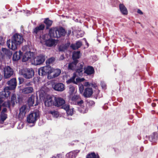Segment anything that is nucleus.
Instances as JSON below:
<instances>
[{
  "label": "nucleus",
  "mask_w": 158,
  "mask_h": 158,
  "mask_svg": "<svg viewBox=\"0 0 158 158\" xmlns=\"http://www.w3.org/2000/svg\"><path fill=\"white\" fill-rule=\"evenodd\" d=\"M79 62V61L75 60L71 62H69L68 64V69L69 71H75L77 64Z\"/></svg>",
  "instance_id": "15"
},
{
  "label": "nucleus",
  "mask_w": 158,
  "mask_h": 158,
  "mask_svg": "<svg viewBox=\"0 0 158 158\" xmlns=\"http://www.w3.org/2000/svg\"><path fill=\"white\" fill-rule=\"evenodd\" d=\"M72 82H73V83L76 84H77V82L75 81V80L72 77L66 81V83L67 84H70Z\"/></svg>",
  "instance_id": "37"
},
{
  "label": "nucleus",
  "mask_w": 158,
  "mask_h": 158,
  "mask_svg": "<svg viewBox=\"0 0 158 158\" xmlns=\"http://www.w3.org/2000/svg\"><path fill=\"white\" fill-rule=\"evenodd\" d=\"M9 86L4 88V90L0 92V103H2L4 100L10 97L11 94L10 90L15 89L17 85L16 80L13 78L7 82Z\"/></svg>",
  "instance_id": "1"
},
{
  "label": "nucleus",
  "mask_w": 158,
  "mask_h": 158,
  "mask_svg": "<svg viewBox=\"0 0 158 158\" xmlns=\"http://www.w3.org/2000/svg\"><path fill=\"white\" fill-rule=\"evenodd\" d=\"M32 83V82H29L26 83H25V85L27 86H30L32 84L31 83Z\"/></svg>",
  "instance_id": "52"
},
{
  "label": "nucleus",
  "mask_w": 158,
  "mask_h": 158,
  "mask_svg": "<svg viewBox=\"0 0 158 158\" xmlns=\"http://www.w3.org/2000/svg\"><path fill=\"white\" fill-rule=\"evenodd\" d=\"M85 42L86 44L87 45V47H88L89 44L88 42H87L86 39H85Z\"/></svg>",
  "instance_id": "56"
},
{
  "label": "nucleus",
  "mask_w": 158,
  "mask_h": 158,
  "mask_svg": "<svg viewBox=\"0 0 158 158\" xmlns=\"http://www.w3.org/2000/svg\"><path fill=\"white\" fill-rule=\"evenodd\" d=\"M63 108L67 111L69 109V105H65L63 106Z\"/></svg>",
  "instance_id": "45"
},
{
  "label": "nucleus",
  "mask_w": 158,
  "mask_h": 158,
  "mask_svg": "<svg viewBox=\"0 0 158 158\" xmlns=\"http://www.w3.org/2000/svg\"><path fill=\"white\" fill-rule=\"evenodd\" d=\"M156 104L155 103H152V107H154L156 106Z\"/></svg>",
  "instance_id": "57"
},
{
  "label": "nucleus",
  "mask_w": 158,
  "mask_h": 158,
  "mask_svg": "<svg viewBox=\"0 0 158 158\" xmlns=\"http://www.w3.org/2000/svg\"><path fill=\"white\" fill-rule=\"evenodd\" d=\"M45 60V56L41 54L34 58V64L35 65L42 64Z\"/></svg>",
  "instance_id": "10"
},
{
  "label": "nucleus",
  "mask_w": 158,
  "mask_h": 158,
  "mask_svg": "<svg viewBox=\"0 0 158 158\" xmlns=\"http://www.w3.org/2000/svg\"><path fill=\"white\" fill-rule=\"evenodd\" d=\"M42 67L39 69L38 73L39 75L44 76L48 75V78L49 79L50 77V74L52 73L53 72V69L52 68L51 66L47 65Z\"/></svg>",
  "instance_id": "6"
},
{
  "label": "nucleus",
  "mask_w": 158,
  "mask_h": 158,
  "mask_svg": "<svg viewBox=\"0 0 158 158\" xmlns=\"http://www.w3.org/2000/svg\"><path fill=\"white\" fill-rule=\"evenodd\" d=\"M19 83L21 84L23 83V79L22 78H19Z\"/></svg>",
  "instance_id": "51"
},
{
  "label": "nucleus",
  "mask_w": 158,
  "mask_h": 158,
  "mask_svg": "<svg viewBox=\"0 0 158 158\" xmlns=\"http://www.w3.org/2000/svg\"><path fill=\"white\" fill-rule=\"evenodd\" d=\"M80 51H77L73 53L72 56V59L73 61L75 60L79 61L78 59L80 58Z\"/></svg>",
  "instance_id": "27"
},
{
  "label": "nucleus",
  "mask_w": 158,
  "mask_h": 158,
  "mask_svg": "<svg viewBox=\"0 0 158 158\" xmlns=\"http://www.w3.org/2000/svg\"><path fill=\"white\" fill-rule=\"evenodd\" d=\"M67 114L68 115H72L73 113V109H69L67 111H66Z\"/></svg>",
  "instance_id": "40"
},
{
  "label": "nucleus",
  "mask_w": 158,
  "mask_h": 158,
  "mask_svg": "<svg viewBox=\"0 0 158 158\" xmlns=\"http://www.w3.org/2000/svg\"><path fill=\"white\" fill-rule=\"evenodd\" d=\"M26 108L27 106L23 105L20 108V112L19 114V118H22L25 116L27 111Z\"/></svg>",
  "instance_id": "18"
},
{
  "label": "nucleus",
  "mask_w": 158,
  "mask_h": 158,
  "mask_svg": "<svg viewBox=\"0 0 158 158\" xmlns=\"http://www.w3.org/2000/svg\"><path fill=\"white\" fill-rule=\"evenodd\" d=\"M65 58L64 55L62 54L60 56L59 58V60H63Z\"/></svg>",
  "instance_id": "49"
},
{
  "label": "nucleus",
  "mask_w": 158,
  "mask_h": 158,
  "mask_svg": "<svg viewBox=\"0 0 158 158\" xmlns=\"http://www.w3.org/2000/svg\"><path fill=\"white\" fill-rule=\"evenodd\" d=\"M28 55H29V56L30 57V58H31V57H32L33 58H34V52H27Z\"/></svg>",
  "instance_id": "43"
},
{
  "label": "nucleus",
  "mask_w": 158,
  "mask_h": 158,
  "mask_svg": "<svg viewBox=\"0 0 158 158\" xmlns=\"http://www.w3.org/2000/svg\"><path fill=\"white\" fill-rule=\"evenodd\" d=\"M48 39L45 42V45L48 47H52L55 44V41L54 40L52 39L51 38Z\"/></svg>",
  "instance_id": "26"
},
{
  "label": "nucleus",
  "mask_w": 158,
  "mask_h": 158,
  "mask_svg": "<svg viewBox=\"0 0 158 158\" xmlns=\"http://www.w3.org/2000/svg\"><path fill=\"white\" fill-rule=\"evenodd\" d=\"M93 93L92 89L90 88H85L84 90L83 95L85 98H89Z\"/></svg>",
  "instance_id": "17"
},
{
  "label": "nucleus",
  "mask_w": 158,
  "mask_h": 158,
  "mask_svg": "<svg viewBox=\"0 0 158 158\" xmlns=\"http://www.w3.org/2000/svg\"><path fill=\"white\" fill-rule=\"evenodd\" d=\"M84 73L88 75H94L95 73L94 69L93 67L90 66H88L84 68Z\"/></svg>",
  "instance_id": "16"
},
{
  "label": "nucleus",
  "mask_w": 158,
  "mask_h": 158,
  "mask_svg": "<svg viewBox=\"0 0 158 158\" xmlns=\"http://www.w3.org/2000/svg\"><path fill=\"white\" fill-rule=\"evenodd\" d=\"M19 73L26 79H30L34 75V71L32 68H23L19 70Z\"/></svg>",
  "instance_id": "5"
},
{
  "label": "nucleus",
  "mask_w": 158,
  "mask_h": 158,
  "mask_svg": "<svg viewBox=\"0 0 158 158\" xmlns=\"http://www.w3.org/2000/svg\"><path fill=\"white\" fill-rule=\"evenodd\" d=\"M84 66V63L83 62L78 64L77 68H76L75 70L76 73L79 74L82 73L83 71Z\"/></svg>",
  "instance_id": "20"
},
{
  "label": "nucleus",
  "mask_w": 158,
  "mask_h": 158,
  "mask_svg": "<svg viewBox=\"0 0 158 158\" xmlns=\"http://www.w3.org/2000/svg\"><path fill=\"white\" fill-rule=\"evenodd\" d=\"M55 60V58L54 57H51L48 59L46 61V64L47 65H48L53 63Z\"/></svg>",
  "instance_id": "36"
},
{
  "label": "nucleus",
  "mask_w": 158,
  "mask_h": 158,
  "mask_svg": "<svg viewBox=\"0 0 158 158\" xmlns=\"http://www.w3.org/2000/svg\"><path fill=\"white\" fill-rule=\"evenodd\" d=\"M75 91V88L73 86H70L69 88V93L70 94H72Z\"/></svg>",
  "instance_id": "38"
},
{
  "label": "nucleus",
  "mask_w": 158,
  "mask_h": 158,
  "mask_svg": "<svg viewBox=\"0 0 158 158\" xmlns=\"http://www.w3.org/2000/svg\"><path fill=\"white\" fill-rule=\"evenodd\" d=\"M52 87L55 90L60 92L63 91L65 89L64 85L61 83H56L52 85Z\"/></svg>",
  "instance_id": "13"
},
{
  "label": "nucleus",
  "mask_w": 158,
  "mask_h": 158,
  "mask_svg": "<svg viewBox=\"0 0 158 158\" xmlns=\"http://www.w3.org/2000/svg\"><path fill=\"white\" fill-rule=\"evenodd\" d=\"M60 73L61 71L60 69H57L54 70V69H53V72L52 73H53V74L51 75V76H50L49 78V79H51L57 77L60 75Z\"/></svg>",
  "instance_id": "22"
},
{
  "label": "nucleus",
  "mask_w": 158,
  "mask_h": 158,
  "mask_svg": "<svg viewBox=\"0 0 158 158\" xmlns=\"http://www.w3.org/2000/svg\"><path fill=\"white\" fill-rule=\"evenodd\" d=\"M149 139L151 141H153L156 139H158V135L156 133H153L149 136Z\"/></svg>",
  "instance_id": "28"
},
{
  "label": "nucleus",
  "mask_w": 158,
  "mask_h": 158,
  "mask_svg": "<svg viewBox=\"0 0 158 158\" xmlns=\"http://www.w3.org/2000/svg\"><path fill=\"white\" fill-rule=\"evenodd\" d=\"M100 85L103 89L105 88L106 87V85L103 83L101 82L100 84Z\"/></svg>",
  "instance_id": "50"
},
{
  "label": "nucleus",
  "mask_w": 158,
  "mask_h": 158,
  "mask_svg": "<svg viewBox=\"0 0 158 158\" xmlns=\"http://www.w3.org/2000/svg\"><path fill=\"white\" fill-rule=\"evenodd\" d=\"M91 86L94 88H96L97 87V85L95 83L91 84Z\"/></svg>",
  "instance_id": "53"
},
{
  "label": "nucleus",
  "mask_w": 158,
  "mask_h": 158,
  "mask_svg": "<svg viewBox=\"0 0 158 158\" xmlns=\"http://www.w3.org/2000/svg\"><path fill=\"white\" fill-rule=\"evenodd\" d=\"M7 112V109L6 108H4L1 112V113H6Z\"/></svg>",
  "instance_id": "46"
},
{
  "label": "nucleus",
  "mask_w": 158,
  "mask_h": 158,
  "mask_svg": "<svg viewBox=\"0 0 158 158\" xmlns=\"http://www.w3.org/2000/svg\"><path fill=\"white\" fill-rule=\"evenodd\" d=\"M55 97L50 96L45 101L44 104L47 107L55 106Z\"/></svg>",
  "instance_id": "12"
},
{
  "label": "nucleus",
  "mask_w": 158,
  "mask_h": 158,
  "mask_svg": "<svg viewBox=\"0 0 158 158\" xmlns=\"http://www.w3.org/2000/svg\"><path fill=\"white\" fill-rule=\"evenodd\" d=\"M87 103L88 104L89 106H94L95 104V102L93 100H89L87 102Z\"/></svg>",
  "instance_id": "41"
},
{
  "label": "nucleus",
  "mask_w": 158,
  "mask_h": 158,
  "mask_svg": "<svg viewBox=\"0 0 158 158\" xmlns=\"http://www.w3.org/2000/svg\"><path fill=\"white\" fill-rule=\"evenodd\" d=\"M30 58V57L29 56L27 52L23 55L22 58V61L23 62H25Z\"/></svg>",
  "instance_id": "32"
},
{
  "label": "nucleus",
  "mask_w": 158,
  "mask_h": 158,
  "mask_svg": "<svg viewBox=\"0 0 158 158\" xmlns=\"http://www.w3.org/2000/svg\"><path fill=\"white\" fill-rule=\"evenodd\" d=\"M76 77H77V75L76 74V73H73V76L72 77L75 80V78Z\"/></svg>",
  "instance_id": "54"
},
{
  "label": "nucleus",
  "mask_w": 158,
  "mask_h": 158,
  "mask_svg": "<svg viewBox=\"0 0 158 158\" xmlns=\"http://www.w3.org/2000/svg\"><path fill=\"white\" fill-rule=\"evenodd\" d=\"M49 114H51L54 117L56 118L58 116V112L55 110L53 111H49L48 112Z\"/></svg>",
  "instance_id": "33"
},
{
  "label": "nucleus",
  "mask_w": 158,
  "mask_h": 158,
  "mask_svg": "<svg viewBox=\"0 0 158 158\" xmlns=\"http://www.w3.org/2000/svg\"><path fill=\"white\" fill-rule=\"evenodd\" d=\"M98 156H97L94 152H92L88 154L86 156V158H98Z\"/></svg>",
  "instance_id": "35"
},
{
  "label": "nucleus",
  "mask_w": 158,
  "mask_h": 158,
  "mask_svg": "<svg viewBox=\"0 0 158 158\" xmlns=\"http://www.w3.org/2000/svg\"><path fill=\"white\" fill-rule=\"evenodd\" d=\"M38 114L37 112L32 113L27 117V122L29 123H35L37 120Z\"/></svg>",
  "instance_id": "9"
},
{
  "label": "nucleus",
  "mask_w": 158,
  "mask_h": 158,
  "mask_svg": "<svg viewBox=\"0 0 158 158\" xmlns=\"http://www.w3.org/2000/svg\"><path fill=\"white\" fill-rule=\"evenodd\" d=\"M137 13L141 15H142L143 14V13L142 11L140 9H138L137 11Z\"/></svg>",
  "instance_id": "55"
},
{
  "label": "nucleus",
  "mask_w": 158,
  "mask_h": 158,
  "mask_svg": "<svg viewBox=\"0 0 158 158\" xmlns=\"http://www.w3.org/2000/svg\"><path fill=\"white\" fill-rule=\"evenodd\" d=\"M90 85L91 83H89V82H86L84 83V85L85 86H90Z\"/></svg>",
  "instance_id": "47"
},
{
  "label": "nucleus",
  "mask_w": 158,
  "mask_h": 158,
  "mask_svg": "<svg viewBox=\"0 0 158 158\" xmlns=\"http://www.w3.org/2000/svg\"><path fill=\"white\" fill-rule=\"evenodd\" d=\"M82 45V42L80 41H78L75 44H72L71 47L73 49L76 50L80 48Z\"/></svg>",
  "instance_id": "25"
},
{
  "label": "nucleus",
  "mask_w": 158,
  "mask_h": 158,
  "mask_svg": "<svg viewBox=\"0 0 158 158\" xmlns=\"http://www.w3.org/2000/svg\"><path fill=\"white\" fill-rule=\"evenodd\" d=\"M71 30H68V31H66V33L67 34V36H69L71 34Z\"/></svg>",
  "instance_id": "48"
},
{
  "label": "nucleus",
  "mask_w": 158,
  "mask_h": 158,
  "mask_svg": "<svg viewBox=\"0 0 158 158\" xmlns=\"http://www.w3.org/2000/svg\"><path fill=\"white\" fill-rule=\"evenodd\" d=\"M34 97L32 95L28 98V104L29 106H33L34 104Z\"/></svg>",
  "instance_id": "30"
},
{
  "label": "nucleus",
  "mask_w": 158,
  "mask_h": 158,
  "mask_svg": "<svg viewBox=\"0 0 158 158\" xmlns=\"http://www.w3.org/2000/svg\"><path fill=\"white\" fill-rule=\"evenodd\" d=\"M135 34H137V32L136 31H135Z\"/></svg>",
  "instance_id": "58"
},
{
  "label": "nucleus",
  "mask_w": 158,
  "mask_h": 158,
  "mask_svg": "<svg viewBox=\"0 0 158 158\" xmlns=\"http://www.w3.org/2000/svg\"><path fill=\"white\" fill-rule=\"evenodd\" d=\"M23 37L18 33L15 34L11 39L8 40L6 44L8 47L12 50L17 49V47L23 42Z\"/></svg>",
  "instance_id": "2"
},
{
  "label": "nucleus",
  "mask_w": 158,
  "mask_h": 158,
  "mask_svg": "<svg viewBox=\"0 0 158 158\" xmlns=\"http://www.w3.org/2000/svg\"><path fill=\"white\" fill-rule=\"evenodd\" d=\"M33 88L32 87H28L24 88L22 90V92L24 94H29L33 92Z\"/></svg>",
  "instance_id": "23"
},
{
  "label": "nucleus",
  "mask_w": 158,
  "mask_h": 158,
  "mask_svg": "<svg viewBox=\"0 0 158 158\" xmlns=\"http://www.w3.org/2000/svg\"><path fill=\"white\" fill-rule=\"evenodd\" d=\"M18 102L16 100V95L15 94H12L11 97V100L10 101H8L6 103V107L10 108V106L11 105L13 107L14 106L15 102L16 103H19L20 100V98L18 97Z\"/></svg>",
  "instance_id": "7"
},
{
  "label": "nucleus",
  "mask_w": 158,
  "mask_h": 158,
  "mask_svg": "<svg viewBox=\"0 0 158 158\" xmlns=\"http://www.w3.org/2000/svg\"><path fill=\"white\" fill-rule=\"evenodd\" d=\"M2 50L6 55L8 56H11L12 55V52L8 49H7L6 48H2Z\"/></svg>",
  "instance_id": "29"
},
{
  "label": "nucleus",
  "mask_w": 158,
  "mask_h": 158,
  "mask_svg": "<svg viewBox=\"0 0 158 158\" xmlns=\"http://www.w3.org/2000/svg\"><path fill=\"white\" fill-rule=\"evenodd\" d=\"M14 73L12 69L9 66H7L4 69V77L5 78H8L10 77Z\"/></svg>",
  "instance_id": "11"
},
{
  "label": "nucleus",
  "mask_w": 158,
  "mask_h": 158,
  "mask_svg": "<svg viewBox=\"0 0 158 158\" xmlns=\"http://www.w3.org/2000/svg\"><path fill=\"white\" fill-rule=\"evenodd\" d=\"M71 100L74 104L80 106H81L82 104L84 103L83 101L79 95L74 94L72 96L71 98Z\"/></svg>",
  "instance_id": "8"
},
{
  "label": "nucleus",
  "mask_w": 158,
  "mask_h": 158,
  "mask_svg": "<svg viewBox=\"0 0 158 158\" xmlns=\"http://www.w3.org/2000/svg\"><path fill=\"white\" fill-rule=\"evenodd\" d=\"M23 55V52L19 50V52H15L14 54L13 60L14 61H16L19 60Z\"/></svg>",
  "instance_id": "19"
},
{
  "label": "nucleus",
  "mask_w": 158,
  "mask_h": 158,
  "mask_svg": "<svg viewBox=\"0 0 158 158\" xmlns=\"http://www.w3.org/2000/svg\"><path fill=\"white\" fill-rule=\"evenodd\" d=\"M69 45H67L66 44L63 45H60L59 47V51L64 52L65 50H67Z\"/></svg>",
  "instance_id": "31"
},
{
  "label": "nucleus",
  "mask_w": 158,
  "mask_h": 158,
  "mask_svg": "<svg viewBox=\"0 0 158 158\" xmlns=\"http://www.w3.org/2000/svg\"><path fill=\"white\" fill-rule=\"evenodd\" d=\"M84 80H85V79L83 78H77L76 79V82L77 83H78V82H80L83 81Z\"/></svg>",
  "instance_id": "42"
},
{
  "label": "nucleus",
  "mask_w": 158,
  "mask_h": 158,
  "mask_svg": "<svg viewBox=\"0 0 158 158\" xmlns=\"http://www.w3.org/2000/svg\"><path fill=\"white\" fill-rule=\"evenodd\" d=\"M79 87L80 93L82 94L84 91V85L82 84H80Z\"/></svg>",
  "instance_id": "39"
},
{
  "label": "nucleus",
  "mask_w": 158,
  "mask_h": 158,
  "mask_svg": "<svg viewBox=\"0 0 158 158\" xmlns=\"http://www.w3.org/2000/svg\"><path fill=\"white\" fill-rule=\"evenodd\" d=\"M4 40L2 36L0 37V45H2L4 43Z\"/></svg>",
  "instance_id": "44"
},
{
  "label": "nucleus",
  "mask_w": 158,
  "mask_h": 158,
  "mask_svg": "<svg viewBox=\"0 0 158 158\" xmlns=\"http://www.w3.org/2000/svg\"><path fill=\"white\" fill-rule=\"evenodd\" d=\"M1 120L3 122L7 117V115L6 113H1L0 115Z\"/></svg>",
  "instance_id": "34"
},
{
  "label": "nucleus",
  "mask_w": 158,
  "mask_h": 158,
  "mask_svg": "<svg viewBox=\"0 0 158 158\" xmlns=\"http://www.w3.org/2000/svg\"><path fill=\"white\" fill-rule=\"evenodd\" d=\"M65 103V101L62 98L55 97V106L60 107L62 106Z\"/></svg>",
  "instance_id": "14"
},
{
  "label": "nucleus",
  "mask_w": 158,
  "mask_h": 158,
  "mask_svg": "<svg viewBox=\"0 0 158 158\" xmlns=\"http://www.w3.org/2000/svg\"><path fill=\"white\" fill-rule=\"evenodd\" d=\"M52 21L50 20L48 18L44 19V23L46 25V29H49L50 27L52 26Z\"/></svg>",
  "instance_id": "21"
},
{
  "label": "nucleus",
  "mask_w": 158,
  "mask_h": 158,
  "mask_svg": "<svg viewBox=\"0 0 158 158\" xmlns=\"http://www.w3.org/2000/svg\"><path fill=\"white\" fill-rule=\"evenodd\" d=\"M45 26L41 24L39 26L35 27L33 30L32 33L35 35L36 39L40 40L41 43L45 42L48 40V35L47 34L42 35L43 31L44 29Z\"/></svg>",
  "instance_id": "3"
},
{
  "label": "nucleus",
  "mask_w": 158,
  "mask_h": 158,
  "mask_svg": "<svg viewBox=\"0 0 158 158\" xmlns=\"http://www.w3.org/2000/svg\"><path fill=\"white\" fill-rule=\"evenodd\" d=\"M66 31L62 27H52L49 29V35L50 37L54 38H60L64 36Z\"/></svg>",
  "instance_id": "4"
},
{
  "label": "nucleus",
  "mask_w": 158,
  "mask_h": 158,
  "mask_svg": "<svg viewBox=\"0 0 158 158\" xmlns=\"http://www.w3.org/2000/svg\"><path fill=\"white\" fill-rule=\"evenodd\" d=\"M119 7L120 10L123 14L125 15L127 14L128 11L127 9L123 4H120L119 5Z\"/></svg>",
  "instance_id": "24"
}]
</instances>
